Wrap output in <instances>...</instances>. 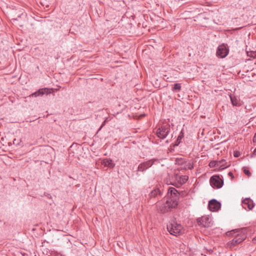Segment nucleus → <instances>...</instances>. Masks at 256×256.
<instances>
[{
    "instance_id": "6ab92c4d",
    "label": "nucleus",
    "mask_w": 256,
    "mask_h": 256,
    "mask_svg": "<svg viewBox=\"0 0 256 256\" xmlns=\"http://www.w3.org/2000/svg\"><path fill=\"white\" fill-rule=\"evenodd\" d=\"M186 162V160L182 158H176L175 164L178 165H182Z\"/></svg>"
},
{
    "instance_id": "ddd939ff",
    "label": "nucleus",
    "mask_w": 256,
    "mask_h": 256,
    "mask_svg": "<svg viewBox=\"0 0 256 256\" xmlns=\"http://www.w3.org/2000/svg\"><path fill=\"white\" fill-rule=\"evenodd\" d=\"M170 194V198H176V200L178 199V196L180 195L178 191L174 188L170 187L168 188V194Z\"/></svg>"
},
{
    "instance_id": "393cba45",
    "label": "nucleus",
    "mask_w": 256,
    "mask_h": 256,
    "mask_svg": "<svg viewBox=\"0 0 256 256\" xmlns=\"http://www.w3.org/2000/svg\"><path fill=\"white\" fill-rule=\"evenodd\" d=\"M228 175L230 176H231L232 178H234V175H233V174L232 172H228Z\"/></svg>"
},
{
    "instance_id": "6e6552de",
    "label": "nucleus",
    "mask_w": 256,
    "mask_h": 256,
    "mask_svg": "<svg viewBox=\"0 0 256 256\" xmlns=\"http://www.w3.org/2000/svg\"><path fill=\"white\" fill-rule=\"evenodd\" d=\"M228 48L224 44L218 46L216 51V56L220 58H224L228 54Z\"/></svg>"
},
{
    "instance_id": "f257e3e1",
    "label": "nucleus",
    "mask_w": 256,
    "mask_h": 256,
    "mask_svg": "<svg viewBox=\"0 0 256 256\" xmlns=\"http://www.w3.org/2000/svg\"><path fill=\"white\" fill-rule=\"evenodd\" d=\"M161 160L158 158H152L140 164L138 168V170L144 172L154 164H158L160 163Z\"/></svg>"
},
{
    "instance_id": "bb28decb",
    "label": "nucleus",
    "mask_w": 256,
    "mask_h": 256,
    "mask_svg": "<svg viewBox=\"0 0 256 256\" xmlns=\"http://www.w3.org/2000/svg\"><path fill=\"white\" fill-rule=\"evenodd\" d=\"M252 242L254 243H256V236L252 239Z\"/></svg>"
},
{
    "instance_id": "c756f323",
    "label": "nucleus",
    "mask_w": 256,
    "mask_h": 256,
    "mask_svg": "<svg viewBox=\"0 0 256 256\" xmlns=\"http://www.w3.org/2000/svg\"><path fill=\"white\" fill-rule=\"evenodd\" d=\"M232 232H233L234 233V230H232V231H231V232H230V234H232Z\"/></svg>"
},
{
    "instance_id": "cd10ccee",
    "label": "nucleus",
    "mask_w": 256,
    "mask_h": 256,
    "mask_svg": "<svg viewBox=\"0 0 256 256\" xmlns=\"http://www.w3.org/2000/svg\"><path fill=\"white\" fill-rule=\"evenodd\" d=\"M254 156H256V148L254 149V152H253V154H252Z\"/></svg>"
},
{
    "instance_id": "5701e85b",
    "label": "nucleus",
    "mask_w": 256,
    "mask_h": 256,
    "mask_svg": "<svg viewBox=\"0 0 256 256\" xmlns=\"http://www.w3.org/2000/svg\"><path fill=\"white\" fill-rule=\"evenodd\" d=\"M248 56L251 58H256V52H248Z\"/></svg>"
},
{
    "instance_id": "9d476101",
    "label": "nucleus",
    "mask_w": 256,
    "mask_h": 256,
    "mask_svg": "<svg viewBox=\"0 0 256 256\" xmlns=\"http://www.w3.org/2000/svg\"><path fill=\"white\" fill-rule=\"evenodd\" d=\"M242 206L246 210H251L254 206V204L250 198H246L242 201Z\"/></svg>"
},
{
    "instance_id": "39448f33",
    "label": "nucleus",
    "mask_w": 256,
    "mask_h": 256,
    "mask_svg": "<svg viewBox=\"0 0 256 256\" xmlns=\"http://www.w3.org/2000/svg\"><path fill=\"white\" fill-rule=\"evenodd\" d=\"M210 185L214 188H221L224 184V181L219 176H213L210 180Z\"/></svg>"
},
{
    "instance_id": "c85d7f7f",
    "label": "nucleus",
    "mask_w": 256,
    "mask_h": 256,
    "mask_svg": "<svg viewBox=\"0 0 256 256\" xmlns=\"http://www.w3.org/2000/svg\"><path fill=\"white\" fill-rule=\"evenodd\" d=\"M105 122H104L102 126H100V128L99 129V130L102 128V127L104 126Z\"/></svg>"
},
{
    "instance_id": "20e7f679",
    "label": "nucleus",
    "mask_w": 256,
    "mask_h": 256,
    "mask_svg": "<svg viewBox=\"0 0 256 256\" xmlns=\"http://www.w3.org/2000/svg\"><path fill=\"white\" fill-rule=\"evenodd\" d=\"M170 131V126L168 124L162 126L156 131L157 136L162 139H164L168 134Z\"/></svg>"
},
{
    "instance_id": "f3484780",
    "label": "nucleus",
    "mask_w": 256,
    "mask_h": 256,
    "mask_svg": "<svg viewBox=\"0 0 256 256\" xmlns=\"http://www.w3.org/2000/svg\"><path fill=\"white\" fill-rule=\"evenodd\" d=\"M225 162L224 160H222L221 161H219V162L212 160L209 163V166L210 168H214L216 166H218L220 164L222 163L223 162Z\"/></svg>"
},
{
    "instance_id": "f03ea898",
    "label": "nucleus",
    "mask_w": 256,
    "mask_h": 256,
    "mask_svg": "<svg viewBox=\"0 0 256 256\" xmlns=\"http://www.w3.org/2000/svg\"><path fill=\"white\" fill-rule=\"evenodd\" d=\"M167 229L171 234L177 236L182 233V226L174 221L167 226Z\"/></svg>"
},
{
    "instance_id": "1a4fd4ad",
    "label": "nucleus",
    "mask_w": 256,
    "mask_h": 256,
    "mask_svg": "<svg viewBox=\"0 0 256 256\" xmlns=\"http://www.w3.org/2000/svg\"><path fill=\"white\" fill-rule=\"evenodd\" d=\"M220 203L216 200L213 199L210 200L208 204V209L212 212L218 211L220 208Z\"/></svg>"
},
{
    "instance_id": "dca6fc26",
    "label": "nucleus",
    "mask_w": 256,
    "mask_h": 256,
    "mask_svg": "<svg viewBox=\"0 0 256 256\" xmlns=\"http://www.w3.org/2000/svg\"><path fill=\"white\" fill-rule=\"evenodd\" d=\"M230 98L232 104L234 106H238L241 105L240 100L238 98H237L235 96H230Z\"/></svg>"
},
{
    "instance_id": "2f4dec72",
    "label": "nucleus",
    "mask_w": 256,
    "mask_h": 256,
    "mask_svg": "<svg viewBox=\"0 0 256 256\" xmlns=\"http://www.w3.org/2000/svg\"><path fill=\"white\" fill-rule=\"evenodd\" d=\"M16 140H14V144H15V142H16Z\"/></svg>"
},
{
    "instance_id": "412c9836",
    "label": "nucleus",
    "mask_w": 256,
    "mask_h": 256,
    "mask_svg": "<svg viewBox=\"0 0 256 256\" xmlns=\"http://www.w3.org/2000/svg\"><path fill=\"white\" fill-rule=\"evenodd\" d=\"M181 90L180 84L176 83L174 84V87L172 88L173 91L178 92Z\"/></svg>"
},
{
    "instance_id": "72a5a7b5",
    "label": "nucleus",
    "mask_w": 256,
    "mask_h": 256,
    "mask_svg": "<svg viewBox=\"0 0 256 256\" xmlns=\"http://www.w3.org/2000/svg\"><path fill=\"white\" fill-rule=\"evenodd\" d=\"M48 196H50V197H51V196H50V194H48Z\"/></svg>"
},
{
    "instance_id": "2eb2a0df",
    "label": "nucleus",
    "mask_w": 256,
    "mask_h": 256,
    "mask_svg": "<svg viewBox=\"0 0 256 256\" xmlns=\"http://www.w3.org/2000/svg\"><path fill=\"white\" fill-rule=\"evenodd\" d=\"M162 192L158 188H155L152 190L150 194H148V196L150 198H156L158 196H161Z\"/></svg>"
},
{
    "instance_id": "4468645a",
    "label": "nucleus",
    "mask_w": 256,
    "mask_h": 256,
    "mask_svg": "<svg viewBox=\"0 0 256 256\" xmlns=\"http://www.w3.org/2000/svg\"><path fill=\"white\" fill-rule=\"evenodd\" d=\"M102 164L104 166H108L110 168H113L115 166V164L110 158L104 159L102 162Z\"/></svg>"
},
{
    "instance_id": "423d86ee",
    "label": "nucleus",
    "mask_w": 256,
    "mask_h": 256,
    "mask_svg": "<svg viewBox=\"0 0 256 256\" xmlns=\"http://www.w3.org/2000/svg\"><path fill=\"white\" fill-rule=\"evenodd\" d=\"M174 179L176 182L172 184L178 188L186 183L188 180V176H179L178 174H176L174 176Z\"/></svg>"
},
{
    "instance_id": "0eeeda50",
    "label": "nucleus",
    "mask_w": 256,
    "mask_h": 256,
    "mask_svg": "<svg viewBox=\"0 0 256 256\" xmlns=\"http://www.w3.org/2000/svg\"><path fill=\"white\" fill-rule=\"evenodd\" d=\"M246 238V236L244 234H242V232L234 236V237L232 240L229 242L228 246L230 248L236 246L243 242L245 240Z\"/></svg>"
},
{
    "instance_id": "4be33fe9",
    "label": "nucleus",
    "mask_w": 256,
    "mask_h": 256,
    "mask_svg": "<svg viewBox=\"0 0 256 256\" xmlns=\"http://www.w3.org/2000/svg\"><path fill=\"white\" fill-rule=\"evenodd\" d=\"M194 168V164L192 162H189L188 164H187L184 167V169L185 170H186V169H189V170H192Z\"/></svg>"
},
{
    "instance_id": "b1692460",
    "label": "nucleus",
    "mask_w": 256,
    "mask_h": 256,
    "mask_svg": "<svg viewBox=\"0 0 256 256\" xmlns=\"http://www.w3.org/2000/svg\"><path fill=\"white\" fill-rule=\"evenodd\" d=\"M244 172L248 176H251V173L248 170H247L246 168H244Z\"/></svg>"
},
{
    "instance_id": "f8f14e48",
    "label": "nucleus",
    "mask_w": 256,
    "mask_h": 256,
    "mask_svg": "<svg viewBox=\"0 0 256 256\" xmlns=\"http://www.w3.org/2000/svg\"><path fill=\"white\" fill-rule=\"evenodd\" d=\"M166 207H168L170 210L173 208H175L178 204V200L170 198L166 200Z\"/></svg>"
},
{
    "instance_id": "473e14b6",
    "label": "nucleus",
    "mask_w": 256,
    "mask_h": 256,
    "mask_svg": "<svg viewBox=\"0 0 256 256\" xmlns=\"http://www.w3.org/2000/svg\"><path fill=\"white\" fill-rule=\"evenodd\" d=\"M234 156H236V157L238 156V154H234Z\"/></svg>"
},
{
    "instance_id": "7c9ffc66",
    "label": "nucleus",
    "mask_w": 256,
    "mask_h": 256,
    "mask_svg": "<svg viewBox=\"0 0 256 256\" xmlns=\"http://www.w3.org/2000/svg\"><path fill=\"white\" fill-rule=\"evenodd\" d=\"M16 140H14V144H15V142H16Z\"/></svg>"
},
{
    "instance_id": "a878e982",
    "label": "nucleus",
    "mask_w": 256,
    "mask_h": 256,
    "mask_svg": "<svg viewBox=\"0 0 256 256\" xmlns=\"http://www.w3.org/2000/svg\"><path fill=\"white\" fill-rule=\"evenodd\" d=\"M253 142H256V133L254 134V136L253 138Z\"/></svg>"
},
{
    "instance_id": "a211bd4d",
    "label": "nucleus",
    "mask_w": 256,
    "mask_h": 256,
    "mask_svg": "<svg viewBox=\"0 0 256 256\" xmlns=\"http://www.w3.org/2000/svg\"><path fill=\"white\" fill-rule=\"evenodd\" d=\"M159 210L161 213L164 214L170 210L168 207H166V204H162L159 208Z\"/></svg>"
},
{
    "instance_id": "aec40b11",
    "label": "nucleus",
    "mask_w": 256,
    "mask_h": 256,
    "mask_svg": "<svg viewBox=\"0 0 256 256\" xmlns=\"http://www.w3.org/2000/svg\"><path fill=\"white\" fill-rule=\"evenodd\" d=\"M184 132H182V131H181L177 138L175 142L174 145L178 146L180 144V140L184 138Z\"/></svg>"
},
{
    "instance_id": "9b49d317",
    "label": "nucleus",
    "mask_w": 256,
    "mask_h": 256,
    "mask_svg": "<svg viewBox=\"0 0 256 256\" xmlns=\"http://www.w3.org/2000/svg\"><path fill=\"white\" fill-rule=\"evenodd\" d=\"M52 92V90L48 88H40L37 92L33 93L32 94L31 96H42L44 94H51Z\"/></svg>"
},
{
    "instance_id": "7ed1b4c3",
    "label": "nucleus",
    "mask_w": 256,
    "mask_h": 256,
    "mask_svg": "<svg viewBox=\"0 0 256 256\" xmlns=\"http://www.w3.org/2000/svg\"><path fill=\"white\" fill-rule=\"evenodd\" d=\"M198 224L200 226L208 228L212 226V222L211 218L208 216H202L196 220Z\"/></svg>"
}]
</instances>
